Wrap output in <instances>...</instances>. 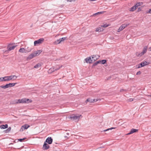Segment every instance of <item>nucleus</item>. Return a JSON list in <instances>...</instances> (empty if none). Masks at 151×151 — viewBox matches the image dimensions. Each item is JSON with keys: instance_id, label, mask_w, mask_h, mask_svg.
Returning a JSON list of instances; mask_svg holds the SVG:
<instances>
[{"instance_id": "nucleus-30", "label": "nucleus", "mask_w": 151, "mask_h": 151, "mask_svg": "<svg viewBox=\"0 0 151 151\" xmlns=\"http://www.w3.org/2000/svg\"><path fill=\"white\" fill-rule=\"evenodd\" d=\"M101 63L103 64H104L106 63V60H101Z\"/></svg>"}, {"instance_id": "nucleus-39", "label": "nucleus", "mask_w": 151, "mask_h": 151, "mask_svg": "<svg viewBox=\"0 0 151 151\" xmlns=\"http://www.w3.org/2000/svg\"><path fill=\"white\" fill-rule=\"evenodd\" d=\"M146 13L147 14H151V9H150L148 11H147Z\"/></svg>"}, {"instance_id": "nucleus-5", "label": "nucleus", "mask_w": 151, "mask_h": 151, "mask_svg": "<svg viewBox=\"0 0 151 151\" xmlns=\"http://www.w3.org/2000/svg\"><path fill=\"white\" fill-rule=\"evenodd\" d=\"M14 77H15V78H14L13 80H15L17 78V77L15 75L5 76V81H9L12 80Z\"/></svg>"}, {"instance_id": "nucleus-8", "label": "nucleus", "mask_w": 151, "mask_h": 151, "mask_svg": "<svg viewBox=\"0 0 151 151\" xmlns=\"http://www.w3.org/2000/svg\"><path fill=\"white\" fill-rule=\"evenodd\" d=\"M29 127V125L27 124H25L21 127L20 129V132H22L25 129H27Z\"/></svg>"}, {"instance_id": "nucleus-19", "label": "nucleus", "mask_w": 151, "mask_h": 151, "mask_svg": "<svg viewBox=\"0 0 151 151\" xmlns=\"http://www.w3.org/2000/svg\"><path fill=\"white\" fill-rule=\"evenodd\" d=\"M8 127V125L7 124L5 125H1L0 126V128L1 129H5L7 128Z\"/></svg>"}, {"instance_id": "nucleus-3", "label": "nucleus", "mask_w": 151, "mask_h": 151, "mask_svg": "<svg viewBox=\"0 0 151 151\" xmlns=\"http://www.w3.org/2000/svg\"><path fill=\"white\" fill-rule=\"evenodd\" d=\"M81 115H79L78 116L75 115L74 114H72L70 115V118L73 120L75 121L76 122H78L81 116Z\"/></svg>"}, {"instance_id": "nucleus-10", "label": "nucleus", "mask_w": 151, "mask_h": 151, "mask_svg": "<svg viewBox=\"0 0 151 151\" xmlns=\"http://www.w3.org/2000/svg\"><path fill=\"white\" fill-rule=\"evenodd\" d=\"M100 100L101 99H98V100ZM98 101V100L97 99H91L90 98H88L86 99V102L87 103L88 102H89L90 103H93L94 102H95L97 101Z\"/></svg>"}, {"instance_id": "nucleus-50", "label": "nucleus", "mask_w": 151, "mask_h": 151, "mask_svg": "<svg viewBox=\"0 0 151 151\" xmlns=\"http://www.w3.org/2000/svg\"><path fill=\"white\" fill-rule=\"evenodd\" d=\"M65 137H66V136H65Z\"/></svg>"}, {"instance_id": "nucleus-17", "label": "nucleus", "mask_w": 151, "mask_h": 151, "mask_svg": "<svg viewBox=\"0 0 151 151\" xmlns=\"http://www.w3.org/2000/svg\"><path fill=\"white\" fill-rule=\"evenodd\" d=\"M138 130L137 129H131L130 132L127 134V135H129L132 134L134 132H138Z\"/></svg>"}, {"instance_id": "nucleus-4", "label": "nucleus", "mask_w": 151, "mask_h": 151, "mask_svg": "<svg viewBox=\"0 0 151 151\" xmlns=\"http://www.w3.org/2000/svg\"><path fill=\"white\" fill-rule=\"evenodd\" d=\"M17 83H9V84H6L5 85L3 86H0V87L3 88L5 89L6 88H7L9 87H11L14 86Z\"/></svg>"}, {"instance_id": "nucleus-9", "label": "nucleus", "mask_w": 151, "mask_h": 151, "mask_svg": "<svg viewBox=\"0 0 151 151\" xmlns=\"http://www.w3.org/2000/svg\"><path fill=\"white\" fill-rule=\"evenodd\" d=\"M31 51V50H27V48H26V47H25V48H21L19 50V52H20L22 53H24V52H30Z\"/></svg>"}, {"instance_id": "nucleus-13", "label": "nucleus", "mask_w": 151, "mask_h": 151, "mask_svg": "<svg viewBox=\"0 0 151 151\" xmlns=\"http://www.w3.org/2000/svg\"><path fill=\"white\" fill-rule=\"evenodd\" d=\"M52 138L51 137H49L47 138L45 142H47L49 144H51L52 143Z\"/></svg>"}, {"instance_id": "nucleus-1", "label": "nucleus", "mask_w": 151, "mask_h": 151, "mask_svg": "<svg viewBox=\"0 0 151 151\" xmlns=\"http://www.w3.org/2000/svg\"><path fill=\"white\" fill-rule=\"evenodd\" d=\"M42 52L41 50H38L30 55L27 58V60H29L33 58L38 56Z\"/></svg>"}, {"instance_id": "nucleus-45", "label": "nucleus", "mask_w": 151, "mask_h": 151, "mask_svg": "<svg viewBox=\"0 0 151 151\" xmlns=\"http://www.w3.org/2000/svg\"><path fill=\"white\" fill-rule=\"evenodd\" d=\"M27 50H31V49H28V47H27Z\"/></svg>"}, {"instance_id": "nucleus-14", "label": "nucleus", "mask_w": 151, "mask_h": 151, "mask_svg": "<svg viewBox=\"0 0 151 151\" xmlns=\"http://www.w3.org/2000/svg\"><path fill=\"white\" fill-rule=\"evenodd\" d=\"M100 56L97 55H93L91 56L92 59L93 60V62H94L96 60L99 58Z\"/></svg>"}, {"instance_id": "nucleus-15", "label": "nucleus", "mask_w": 151, "mask_h": 151, "mask_svg": "<svg viewBox=\"0 0 151 151\" xmlns=\"http://www.w3.org/2000/svg\"><path fill=\"white\" fill-rule=\"evenodd\" d=\"M147 46H145L143 49L142 51L141 52L139 55L140 56H142L145 53L147 50Z\"/></svg>"}, {"instance_id": "nucleus-43", "label": "nucleus", "mask_w": 151, "mask_h": 151, "mask_svg": "<svg viewBox=\"0 0 151 151\" xmlns=\"http://www.w3.org/2000/svg\"><path fill=\"white\" fill-rule=\"evenodd\" d=\"M102 13V12H98L97 13H95L94 14V15H97L99 14H101Z\"/></svg>"}, {"instance_id": "nucleus-29", "label": "nucleus", "mask_w": 151, "mask_h": 151, "mask_svg": "<svg viewBox=\"0 0 151 151\" xmlns=\"http://www.w3.org/2000/svg\"><path fill=\"white\" fill-rule=\"evenodd\" d=\"M67 38V37H63L62 38H60L61 42H63V41L65 40Z\"/></svg>"}, {"instance_id": "nucleus-37", "label": "nucleus", "mask_w": 151, "mask_h": 151, "mask_svg": "<svg viewBox=\"0 0 151 151\" xmlns=\"http://www.w3.org/2000/svg\"><path fill=\"white\" fill-rule=\"evenodd\" d=\"M142 7H140L137 10V12H139L141 11L142 10Z\"/></svg>"}, {"instance_id": "nucleus-35", "label": "nucleus", "mask_w": 151, "mask_h": 151, "mask_svg": "<svg viewBox=\"0 0 151 151\" xmlns=\"http://www.w3.org/2000/svg\"><path fill=\"white\" fill-rule=\"evenodd\" d=\"M17 101H11L10 102V104H15L18 103H17Z\"/></svg>"}, {"instance_id": "nucleus-2", "label": "nucleus", "mask_w": 151, "mask_h": 151, "mask_svg": "<svg viewBox=\"0 0 151 151\" xmlns=\"http://www.w3.org/2000/svg\"><path fill=\"white\" fill-rule=\"evenodd\" d=\"M62 67V65L57 66L56 67H52L50 69L48 72L49 73H51L54 72L55 71L57 70L60 69Z\"/></svg>"}, {"instance_id": "nucleus-18", "label": "nucleus", "mask_w": 151, "mask_h": 151, "mask_svg": "<svg viewBox=\"0 0 151 151\" xmlns=\"http://www.w3.org/2000/svg\"><path fill=\"white\" fill-rule=\"evenodd\" d=\"M26 102L25 99H18L17 100V103H25Z\"/></svg>"}, {"instance_id": "nucleus-47", "label": "nucleus", "mask_w": 151, "mask_h": 151, "mask_svg": "<svg viewBox=\"0 0 151 151\" xmlns=\"http://www.w3.org/2000/svg\"><path fill=\"white\" fill-rule=\"evenodd\" d=\"M67 135H68L69 134V133H67L66 134Z\"/></svg>"}, {"instance_id": "nucleus-25", "label": "nucleus", "mask_w": 151, "mask_h": 151, "mask_svg": "<svg viewBox=\"0 0 151 151\" xmlns=\"http://www.w3.org/2000/svg\"><path fill=\"white\" fill-rule=\"evenodd\" d=\"M25 101L26 102L25 103H31L32 102V101L31 99H25Z\"/></svg>"}, {"instance_id": "nucleus-32", "label": "nucleus", "mask_w": 151, "mask_h": 151, "mask_svg": "<svg viewBox=\"0 0 151 151\" xmlns=\"http://www.w3.org/2000/svg\"><path fill=\"white\" fill-rule=\"evenodd\" d=\"M115 128H114V127H111L110 128H109V129H108L106 130H103V131L104 132H106V131H109V130H111L113 129H115Z\"/></svg>"}, {"instance_id": "nucleus-12", "label": "nucleus", "mask_w": 151, "mask_h": 151, "mask_svg": "<svg viewBox=\"0 0 151 151\" xmlns=\"http://www.w3.org/2000/svg\"><path fill=\"white\" fill-rule=\"evenodd\" d=\"M93 59H91V57H89L85 59V60L86 63H92L93 62Z\"/></svg>"}, {"instance_id": "nucleus-40", "label": "nucleus", "mask_w": 151, "mask_h": 151, "mask_svg": "<svg viewBox=\"0 0 151 151\" xmlns=\"http://www.w3.org/2000/svg\"><path fill=\"white\" fill-rule=\"evenodd\" d=\"M141 74V72L140 71H138L136 73L137 75H140Z\"/></svg>"}, {"instance_id": "nucleus-21", "label": "nucleus", "mask_w": 151, "mask_h": 151, "mask_svg": "<svg viewBox=\"0 0 151 151\" xmlns=\"http://www.w3.org/2000/svg\"><path fill=\"white\" fill-rule=\"evenodd\" d=\"M137 8L136 6L134 5L133 7H131L130 10V11L131 12H134Z\"/></svg>"}, {"instance_id": "nucleus-16", "label": "nucleus", "mask_w": 151, "mask_h": 151, "mask_svg": "<svg viewBox=\"0 0 151 151\" xmlns=\"http://www.w3.org/2000/svg\"><path fill=\"white\" fill-rule=\"evenodd\" d=\"M50 148V146L46 142H45L43 146V149L44 150H46Z\"/></svg>"}, {"instance_id": "nucleus-31", "label": "nucleus", "mask_w": 151, "mask_h": 151, "mask_svg": "<svg viewBox=\"0 0 151 151\" xmlns=\"http://www.w3.org/2000/svg\"><path fill=\"white\" fill-rule=\"evenodd\" d=\"M109 26V24H104L103 25H102L101 26V27H104V28H106Z\"/></svg>"}, {"instance_id": "nucleus-26", "label": "nucleus", "mask_w": 151, "mask_h": 151, "mask_svg": "<svg viewBox=\"0 0 151 151\" xmlns=\"http://www.w3.org/2000/svg\"><path fill=\"white\" fill-rule=\"evenodd\" d=\"M11 128L10 127H9L7 129L4 131L5 133L9 132L11 130Z\"/></svg>"}, {"instance_id": "nucleus-33", "label": "nucleus", "mask_w": 151, "mask_h": 151, "mask_svg": "<svg viewBox=\"0 0 151 151\" xmlns=\"http://www.w3.org/2000/svg\"><path fill=\"white\" fill-rule=\"evenodd\" d=\"M26 139V138L24 137L23 139H18V140L20 142H22L23 140H25Z\"/></svg>"}, {"instance_id": "nucleus-38", "label": "nucleus", "mask_w": 151, "mask_h": 151, "mask_svg": "<svg viewBox=\"0 0 151 151\" xmlns=\"http://www.w3.org/2000/svg\"><path fill=\"white\" fill-rule=\"evenodd\" d=\"M98 64L97 63H96V62L94 63L92 65V67H94L96 66V65H97Z\"/></svg>"}, {"instance_id": "nucleus-7", "label": "nucleus", "mask_w": 151, "mask_h": 151, "mask_svg": "<svg viewBox=\"0 0 151 151\" xmlns=\"http://www.w3.org/2000/svg\"><path fill=\"white\" fill-rule=\"evenodd\" d=\"M149 64V62H147L146 61L143 62L141 63L140 64L138 65V67H137V68H139L142 67H143L145 65H148Z\"/></svg>"}, {"instance_id": "nucleus-24", "label": "nucleus", "mask_w": 151, "mask_h": 151, "mask_svg": "<svg viewBox=\"0 0 151 151\" xmlns=\"http://www.w3.org/2000/svg\"><path fill=\"white\" fill-rule=\"evenodd\" d=\"M143 4V3L142 2H139V3H137L135 5V6L137 8L138 6L142 5Z\"/></svg>"}, {"instance_id": "nucleus-28", "label": "nucleus", "mask_w": 151, "mask_h": 151, "mask_svg": "<svg viewBox=\"0 0 151 151\" xmlns=\"http://www.w3.org/2000/svg\"><path fill=\"white\" fill-rule=\"evenodd\" d=\"M124 28L122 26H120L119 28V29H118V32H120Z\"/></svg>"}, {"instance_id": "nucleus-11", "label": "nucleus", "mask_w": 151, "mask_h": 151, "mask_svg": "<svg viewBox=\"0 0 151 151\" xmlns=\"http://www.w3.org/2000/svg\"><path fill=\"white\" fill-rule=\"evenodd\" d=\"M12 44H10L9 45H8L7 49H8V50L6 51L5 52L7 51H10L11 50H13L14 49V48L16 47L17 45L13 46H12L10 47V45H12Z\"/></svg>"}, {"instance_id": "nucleus-34", "label": "nucleus", "mask_w": 151, "mask_h": 151, "mask_svg": "<svg viewBox=\"0 0 151 151\" xmlns=\"http://www.w3.org/2000/svg\"><path fill=\"white\" fill-rule=\"evenodd\" d=\"M5 81V77H1L0 78V81Z\"/></svg>"}, {"instance_id": "nucleus-46", "label": "nucleus", "mask_w": 151, "mask_h": 151, "mask_svg": "<svg viewBox=\"0 0 151 151\" xmlns=\"http://www.w3.org/2000/svg\"><path fill=\"white\" fill-rule=\"evenodd\" d=\"M148 96H150L151 97V95H149Z\"/></svg>"}, {"instance_id": "nucleus-49", "label": "nucleus", "mask_w": 151, "mask_h": 151, "mask_svg": "<svg viewBox=\"0 0 151 151\" xmlns=\"http://www.w3.org/2000/svg\"><path fill=\"white\" fill-rule=\"evenodd\" d=\"M14 78H15V77H14V78H13V79H14Z\"/></svg>"}, {"instance_id": "nucleus-36", "label": "nucleus", "mask_w": 151, "mask_h": 151, "mask_svg": "<svg viewBox=\"0 0 151 151\" xmlns=\"http://www.w3.org/2000/svg\"><path fill=\"white\" fill-rule=\"evenodd\" d=\"M120 92H123V91H126L127 90L126 89H120Z\"/></svg>"}, {"instance_id": "nucleus-23", "label": "nucleus", "mask_w": 151, "mask_h": 151, "mask_svg": "<svg viewBox=\"0 0 151 151\" xmlns=\"http://www.w3.org/2000/svg\"><path fill=\"white\" fill-rule=\"evenodd\" d=\"M41 66V65L40 63H38L34 67L35 68H38L39 67H40Z\"/></svg>"}, {"instance_id": "nucleus-6", "label": "nucleus", "mask_w": 151, "mask_h": 151, "mask_svg": "<svg viewBox=\"0 0 151 151\" xmlns=\"http://www.w3.org/2000/svg\"><path fill=\"white\" fill-rule=\"evenodd\" d=\"M44 39L43 38H41L35 41L34 42V45L36 46L37 44L42 43L44 41Z\"/></svg>"}, {"instance_id": "nucleus-22", "label": "nucleus", "mask_w": 151, "mask_h": 151, "mask_svg": "<svg viewBox=\"0 0 151 151\" xmlns=\"http://www.w3.org/2000/svg\"><path fill=\"white\" fill-rule=\"evenodd\" d=\"M61 41L60 39L58 40H56L55 41L54 43V44L57 45L59 44H60L61 43Z\"/></svg>"}, {"instance_id": "nucleus-48", "label": "nucleus", "mask_w": 151, "mask_h": 151, "mask_svg": "<svg viewBox=\"0 0 151 151\" xmlns=\"http://www.w3.org/2000/svg\"><path fill=\"white\" fill-rule=\"evenodd\" d=\"M1 122L0 121V124H1Z\"/></svg>"}, {"instance_id": "nucleus-27", "label": "nucleus", "mask_w": 151, "mask_h": 151, "mask_svg": "<svg viewBox=\"0 0 151 151\" xmlns=\"http://www.w3.org/2000/svg\"><path fill=\"white\" fill-rule=\"evenodd\" d=\"M129 25V23H127V24H122V26L124 29L125 27H127V26Z\"/></svg>"}, {"instance_id": "nucleus-41", "label": "nucleus", "mask_w": 151, "mask_h": 151, "mask_svg": "<svg viewBox=\"0 0 151 151\" xmlns=\"http://www.w3.org/2000/svg\"><path fill=\"white\" fill-rule=\"evenodd\" d=\"M101 60H100L96 62V63H97V64H98L100 63H101Z\"/></svg>"}, {"instance_id": "nucleus-20", "label": "nucleus", "mask_w": 151, "mask_h": 151, "mask_svg": "<svg viewBox=\"0 0 151 151\" xmlns=\"http://www.w3.org/2000/svg\"><path fill=\"white\" fill-rule=\"evenodd\" d=\"M104 29H103L101 27H99L96 29V32H101L103 31Z\"/></svg>"}, {"instance_id": "nucleus-44", "label": "nucleus", "mask_w": 151, "mask_h": 151, "mask_svg": "<svg viewBox=\"0 0 151 151\" xmlns=\"http://www.w3.org/2000/svg\"><path fill=\"white\" fill-rule=\"evenodd\" d=\"M148 50L150 51H151V47L149 48Z\"/></svg>"}, {"instance_id": "nucleus-42", "label": "nucleus", "mask_w": 151, "mask_h": 151, "mask_svg": "<svg viewBox=\"0 0 151 151\" xmlns=\"http://www.w3.org/2000/svg\"><path fill=\"white\" fill-rule=\"evenodd\" d=\"M133 99H132V98H130L129 99H128V101H133Z\"/></svg>"}]
</instances>
